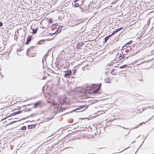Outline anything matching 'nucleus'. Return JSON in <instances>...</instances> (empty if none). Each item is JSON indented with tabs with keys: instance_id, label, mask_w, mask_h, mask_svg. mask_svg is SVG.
I'll return each instance as SVG.
<instances>
[{
	"instance_id": "obj_1",
	"label": "nucleus",
	"mask_w": 154,
	"mask_h": 154,
	"mask_svg": "<svg viewBox=\"0 0 154 154\" xmlns=\"http://www.w3.org/2000/svg\"><path fill=\"white\" fill-rule=\"evenodd\" d=\"M85 94H96V84H94L91 86H86V88H84L82 91Z\"/></svg>"
},
{
	"instance_id": "obj_2",
	"label": "nucleus",
	"mask_w": 154,
	"mask_h": 154,
	"mask_svg": "<svg viewBox=\"0 0 154 154\" xmlns=\"http://www.w3.org/2000/svg\"><path fill=\"white\" fill-rule=\"evenodd\" d=\"M58 103L53 102L52 103V105L54 106H57L58 108H62L61 105L65 104L66 103V102L65 100L63 99L62 98H59L58 99Z\"/></svg>"
},
{
	"instance_id": "obj_3",
	"label": "nucleus",
	"mask_w": 154,
	"mask_h": 154,
	"mask_svg": "<svg viewBox=\"0 0 154 154\" xmlns=\"http://www.w3.org/2000/svg\"><path fill=\"white\" fill-rule=\"evenodd\" d=\"M88 107L87 105H82L79 106V107L76 109L74 110L75 112H79L82 111L86 109Z\"/></svg>"
},
{
	"instance_id": "obj_4",
	"label": "nucleus",
	"mask_w": 154,
	"mask_h": 154,
	"mask_svg": "<svg viewBox=\"0 0 154 154\" xmlns=\"http://www.w3.org/2000/svg\"><path fill=\"white\" fill-rule=\"evenodd\" d=\"M34 46H32L30 47L29 48L27 49L26 54L28 56H33L32 55H31L34 54V53L33 52V49L34 48Z\"/></svg>"
},
{
	"instance_id": "obj_5",
	"label": "nucleus",
	"mask_w": 154,
	"mask_h": 154,
	"mask_svg": "<svg viewBox=\"0 0 154 154\" xmlns=\"http://www.w3.org/2000/svg\"><path fill=\"white\" fill-rule=\"evenodd\" d=\"M72 74V72L71 70H67L65 72V73L64 75V76L66 78H69Z\"/></svg>"
},
{
	"instance_id": "obj_6",
	"label": "nucleus",
	"mask_w": 154,
	"mask_h": 154,
	"mask_svg": "<svg viewBox=\"0 0 154 154\" xmlns=\"http://www.w3.org/2000/svg\"><path fill=\"white\" fill-rule=\"evenodd\" d=\"M143 111L144 109L143 108H141L139 107H138L137 108L135 109V112H136L137 114H138L140 113H141V112Z\"/></svg>"
},
{
	"instance_id": "obj_7",
	"label": "nucleus",
	"mask_w": 154,
	"mask_h": 154,
	"mask_svg": "<svg viewBox=\"0 0 154 154\" xmlns=\"http://www.w3.org/2000/svg\"><path fill=\"white\" fill-rule=\"evenodd\" d=\"M42 103V101H38L36 103H35L34 104V106L33 107V108H36L38 106H40L41 103Z\"/></svg>"
},
{
	"instance_id": "obj_8",
	"label": "nucleus",
	"mask_w": 154,
	"mask_h": 154,
	"mask_svg": "<svg viewBox=\"0 0 154 154\" xmlns=\"http://www.w3.org/2000/svg\"><path fill=\"white\" fill-rule=\"evenodd\" d=\"M79 8L81 10V12H82L84 13V12H87V11H88V10H85V9L84 7L82 6V4L81 5H80V6L79 7Z\"/></svg>"
},
{
	"instance_id": "obj_9",
	"label": "nucleus",
	"mask_w": 154,
	"mask_h": 154,
	"mask_svg": "<svg viewBox=\"0 0 154 154\" xmlns=\"http://www.w3.org/2000/svg\"><path fill=\"white\" fill-rule=\"evenodd\" d=\"M101 85V83L97 85V86L98 87V89H97V95L98 94H100L102 93V91H101V92H100V88Z\"/></svg>"
},
{
	"instance_id": "obj_10",
	"label": "nucleus",
	"mask_w": 154,
	"mask_h": 154,
	"mask_svg": "<svg viewBox=\"0 0 154 154\" xmlns=\"http://www.w3.org/2000/svg\"><path fill=\"white\" fill-rule=\"evenodd\" d=\"M62 26H60L59 27L56 31L53 33L52 34H54L56 33H60L62 29Z\"/></svg>"
},
{
	"instance_id": "obj_11",
	"label": "nucleus",
	"mask_w": 154,
	"mask_h": 154,
	"mask_svg": "<svg viewBox=\"0 0 154 154\" xmlns=\"http://www.w3.org/2000/svg\"><path fill=\"white\" fill-rule=\"evenodd\" d=\"M32 36H29L28 37L26 42H25V44L28 45L29 44V42L32 40Z\"/></svg>"
},
{
	"instance_id": "obj_12",
	"label": "nucleus",
	"mask_w": 154,
	"mask_h": 154,
	"mask_svg": "<svg viewBox=\"0 0 154 154\" xmlns=\"http://www.w3.org/2000/svg\"><path fill=\"white\" fill-rule=\"evenodd\" d=\"M84 45V43H83L79 42L78 43L77 45L76 48L77 49H80V48L82 46Z\"/></svg>"
},
{
	"instance_id": "obj_13",
	"label": "nucleus",
	"mask_w": 154,
	"mask_h": 154,
	"mask_svg": "<svg viewBox=\"0 0 154 154\" xmlns=\"http://www.w3.org/2000/svg\"><path fill=\"white\" fill-rule=\"evenodd\" d=\"M36 124H33V125H28V129H31L32 128H35L36 126Z\"/></svg>"
},
{
	"instance_id": "obj_14",
	"label": "nucleus",
	"mask_w": 154,
	"mask_h": 154,
	"mask_svg": "<svg viewBox=\"0 0 154 154\" xmlns=\"http://www.w3.org/2000/svg\"><path fill=\"white\" fill-rule=\"evenodd\" d=\"M125 57V54H124L122 53V54H120V56L119 57V58L120 60H122L124 59Z\"/></svg>"
},
{
	"instance_id": "obj_15",
	"label": "nucleus",
	"mask_w": 154,
	"mask_h": 154,
	"mask_svg": "<svg viewBox=\"0 0 154 154\" xmlns=\"http://www.w3.org/2000/svg\"><path fill=\"white\" fill-rule=\"evenodd\" d=\"M104 81L106 83H110L111 82V80L109 77L106 78L104 79Z\"/></svg>"
},
{
	"instance_id": "obj_16",
	"label": "nucleus",
	"mask_w": 154,
	"mask_h": 154,
	"mask_svg": "<svg viewBox=\"0 0 154 154\" xmlns=\"http://www.w3.org/2000/svg\"><path fill=\"white\" fill-rule=\"evenodd\" d=\"M132 43V41H130L129 42H128L127 43L122 47V49L125 48V46H126V45H131V44Z\"/></svg>"
},
{
	"instance_id": "obj_17",
	"label": "nucleus",
	"mask_w": 154,
	"mask_h": 154,
	"mask_svg": "<svg viewBox=\"0 0 154 154\" xmlns=\"http://www.w3.org/2000/svg\"><path fill=\"white\" fill-rule=\"evenodd\" d=\"M15 115V114H14V112H13V113H11V114H10L8 116H7L5 118H4L2 120H3L5 119L6 118L8 117L9 116H14Z\"/></svg>"
},
{
	"instance_id": "obj_18",
	"label": "nucleus",
	"mask_w": 154,
	"mask_h": 154,
	"mask_svg": "<svg viewBox=\"0 0 154 154\" xmlns=\"http://www.w3.org/2000/svg\"><path fill=\"white\" fill-rule=\"evenodd\" d=\"M15 115V114H14V112H13V113H11V114H10L8 116H7L5 118H4L2 120H3L5 119L6 118L8 117L9 116H14Z\"/></svg>"
},
{
	"instance_id": "obj_19",
	"label": "nucleus",
	"mask_w": 154,
	"mask_h": 154,
	"mask_svg": "<svg viewBox=\"0 0 154 154\" xmlns=\"http://www.w3.org/2000/svg\"><path fill=\"white\" fill-rule=\"evenodd\" d=\"M111 36V35H109L105 38V43H106L107 42V41L108 40V39Z\"/></svg>"
},
{
	"instance_id": "obj_20",
	"label": "nucleus",
	"mask_w": 154,
	"mask_h": 154,
	"mask_svg": "<svg viewBox=\"0 0 154 154\" xmlns=\"http://www.w3.org/2000/svg\"><path fill=\"white\" fill-rule=\"evenodd\" d=\"M37 31H38V28H35V29H33L32 33L33 34H35L37 32Z\"/></svg>"
},
{
	"instance_id": "obj_21",
	"label": "nucleus",
	"mask_w": 154,
	"mask_h": 154,
	"mask_svg": "<svg viewBox=\"0 0 154 154\" xmlns=\"http://www.w3.org/2000/svg\"><path fill=\"white\" fill-rule=\"evenodd\" d=\"M23 111H18L17 112H14L15 115L20 113L22 112Z\"/></svg>"
},
{
	"instance_id": "obj_22",
	"label": "nucleus",
	"mask_w": 154,
	"mask_h": 154,
	"mask_svg": "<svg viewBox=\"0 0 154 154\" xmlns=\"http://www.w3.org/2000/svg\"><path fill=\"white\" fill-rule=\"evenodd\" d=\"M127 67V65L126 64L122 66H120L119 67V68L122 69L126 68Z\"/></svg>"
},
{
	"instance_id": "obj_23",
	"label": "nucleus",
	"mask_w": 154,
	"mask_h": 154,
	"mask_svg": "<svg viewBox=\"0 0 154 154\" xmlns=\"http://www.w3.org/2000/svg\"><path fill=\"white\" fill-rule=\"evenodd\" d=\"M44 42V40H40L38 42L37 44H42V42Z\"/></svg>"
},
{
	"instance_id": "obj_24",
	"label": "nucleus",
	"mask_w": 154,
	"mask_h": 154,
	"mask_svg": "<svg viewBox=\"0 0 154 154\" xmlns=\"http://www.w3.org/2000/svg\"><path fill=\"white\" fill-rule=\"evenodd\" d=\"M79 5V3H76L74 5H73V6L75 7H78Z\"/></svg>"
},
{
	"instance_id": "obj_25",
	"label": "nucleus",
	"mask_w": 154,
	"mask_h": 154,
	"mask_svg": "<svg viewBox=\"0 0 154 154\" xmlns=\"http://www.w3.org/2000/svg\"><path fill=\"white\" fill-rule=\"evenodd\" d=\"M123 28V27H121V28H118V29H116V32H119V31H120L121 29H122V28Z\"/></svg>"
},
{
	"instance_id": "obj_26",
	"label": "nucleus",
	"mask_w": 154,
	"mask_h": 154,
	"mask_svg": "<svg viewBox=\"0 0 154 154\" xmlns=\"http://www.w3.org/2000/svg\"><path fill=\"white\" fill-rule=\"evenodd\" d=\"M47 57V55H46V54H45L44 57H43V59H42V62H43V60H44V59H45V60H46V59Z\"/></svg>"
},
{
	"instance_id": "obj_27",
	"label": "nucleus",
	"mask_w": 154,
	"mask_h": 154,
	"mask_svg": "<svg viewBox=\"0 0 154 154\" xmlns=\"http://www.w3.org/2000/svg\"><path fill=\"white\" fill-rule=\"evenodd\" d=\"M26 126H23L21 128V129L22 130H26Z\"/></svg>"
},
{
	"instance_id": "obj_28",
	"label": "nucleus",
	"mask_w": 154,
	"mask_h": 154,
	"mask_svg": "<svg viewBox=\"0 0 154 154\" xmlns=\"http://www.w3.org/2000/svg\"><path fill=\"white\" fill-rule=\"evenodd\" d=\"M91 5H92V7L94 8H96V5L95 4V3H92V4H91Z\"/></svg>"
},
{
	"instance_id": "obj_29",
	"label": "nucleus",
	"mask_w": 154,
	"mask_h": 154,
	"mask_svg": "<svg viewBox=\"0 0 154 154\" xmlns=\"http://www.w3.org/2000/svg\"><path fill=\"white\" fill-rule=\"evenodd\" d=\"M53 22V20L52 19H50L48 20V22H49L50 23H51Z\"/></svg>"
},
{
	"instance_id": "obj_30",
	"label": "nucleus",
	"mask_w": 154,
	"mask_h": 154,
	"mask_svg": "<svg viewBox=\"0 0 154 154\" xmlns=\"http://www.w3.org/2000/svg\"><path fill=\"white\" fill-rule=\"evenodd\" d=\"M116 33H117V32H116V30H115V31H113V32H112V34L110 35H111V36H112V35H114Z\"/></svg>"
},
{
	"instance_id": "obj_31",
	"label": "nucleus",
	"mask_w": 154,
	"mask_h": 154,
	"mask_svg": "<svg viewBox=\"0 0 154 154\" xmlns=\"http://www.w3.org/2000/svg\"><path fill=\"white\" fill-rule=\"evenodd\" d=\"M63 17L62 16H60L58 17V19L59 20H62V19L63 18Z\"/></svg>"
},
{
	"instance_id": "obj_32",
	"label": "nucleus",
	"mask_w": 154,
	"mask_h": 154,
	"mask_svg": "<svg viewBox=\"0 0 154 154\" xmlns=\"http://www.w3.org/2000/svg\"><path fill=\"white\" fill-rule=\"evenodd\" d=\"M116 72V70L115 69H114L111 71V73L112 74H113L114 73H115Z\"/></svg>"
},
{
	"instance_id": "obj_33",
	"label": "nucleus",
	"mask_w": 154,
	"mask_h": 154,
	"mask_svg": "<svg viewBox=\"0 0 154 154\" xmlns=\"http://www.w3.org/2000/svg\"><path fill=\"white\" fill-rule=\"evenodd\" d=\"M146 123V122H143L142 123H140L139 124V125L141 126L143 124H145Z\"/></svg>"
},
{
	"instance_id": "obj_34",
	"label": "nucleus",
	"mask_w": 154,
	"mask_h": 154,
	"mask_svg": "<svg viewBox=\"0 0 154 154\" xmlns=\"http://www.w3.org/2000/svg\"><path fill=\"white\" fill-rule=\"evenodd\" d=\"M13 124V122H10V123H9V124H7V125H6V126H7L8 125H11V124Z\"/></svg>"
},
{
	"instance_id": "obj_35",
	"label": "nucleus",
	"mask_w": 154,
	"mask_h": 154,
	"mask_svg": "<svg viewBox=\"0 0 154 154\" xmlns=\"http://www.w3.org/2000/svg\"><path fill=\"white\" fill-rule=\"evenodd\" d=\"M20 120H21V119L20 120H17V121H12L13 122V124L14 123H15L16 122H18V121H20Z\"/></svg>"
},
{
	"instance_id": "obj_36",
	"label": "nucleus",
	"mask_w": 154,
	"mask_h": 154,
	"mask_svg": "<svg viewBox=\"0 0 154 154\" xmlns=\"http://www.w3.org/2000/svg\"><path fill=\"white\" fill-rule=\"evenodd\" d=\"M3 23L1 22L0 21V27L2 26Z\"/></svg>"
},
{
	"instance_id": "obj_37",
	"label": "nucleus",
	"mask_w": 154,
	"mask_h": 154,
	"mask_svg": "<svg viewBox=\"0 0 154 154\" xmlns=\"http://www.w3.org/2000/svg\"><path fill=\"white\" fill-rule=\"evenodd\" d=\"M32 109L31 108H29L27 111H25V112L30 111Z\"/></svg>"
},
{
	"instance_id": "obj_38",
	"label": "nucleus",
	"mask_w": 154,
	"mask_h": 154,
	"mask_svg": "<svg viewBox=\"0 0 154 154\" xmlns=\"http://www.w3.org/2000/svg\"><path fill=\"white\" fill-rule=\"evenodd\" d=\"M129 49H127L125 51L126 52H127V53H128V52L129 51Z\"/></svg>"
},
{
	"instance_id": "obj_39",
	"label": "nucleus",
	"mask_w": 154,
	"mask_h": 154,
	"mask_svg": "<svg viewBox=\"0 0 154 154\" xmlns=\"http://www.w3.org/2000/svg\"><path fill=\"white\" fill-rule=\"evenodd\" d=\"M76 72V69H75L74 70V71H73V73L74 74H75V73Z\"/></svg>"
},
{
	"instance_id": "obj_40",
	"label": "nucleus",
	"mask_w": 154,
	"mask_h": 154,
	"mask_svg": "<svg viewBox=\"0 0 154 154\" xmlns=\"http://www.w3.org/2000/svg\"><path fill=\"white\" fill-rule=\"evenodd\" d=\"M32 116V115H31L30 116H27V117H26V118H28L29 117L31 116ZM25 119H26V118H25Z\"/></svg>"
},
{
	"instance_id": "obj_41",
	"label": "nucleus",
	"mask_w": 154,
	"mask_h": 154,
	"mask_svg": "<svg viewBox=\"0 0 154 154\" xmlns=\"http://www.w3.org/2000/svg\"><path fill=\"white\" fill-rule=\"evenodd\" d=\"M46 54V55H47V56H48V51L47 52V53Z\"/></svg>"
},
{
	"instance_id": "obj_42",
	"label": "nucleus",
	"mask_w": 154,
	"mask_h": 154,
	"mask_svg": "<svg viewBox=\"0 0 154 154\" xmlns=\"http://www.w3.org/2000/svg\"><path fill=\"white\" fill-rule=\"evenodd\" d=\"M57 25H58V24L57 23H56L54 24L53 25L57 26Z\"/></svg>"
},
{
	"instance_id": "obj_43",
	"label": "nucleus",
	"mask_w": 154,
	"mask_h": 154,
	"mask_svg": "<svg viewBox=\"0 0 154 154\" xmlns=\"http://www.w3.org/2000/svg\"><path fill=\"white\" fill-rule=\"evenodd\" d=\"M128 46H127V45H126V46H125V48H124L125 49Z\"/></svg>"
},
{
	"instance_id": "obj_44",
	"label": "nucleus",
	"mask_w": 154,
	"mask_h": 154,
	"mask_svg": "<svg viewBox=\"0 0 154 154\" xmlns=\"http://www.w3.org/2000/svg\"><path fill=\"white\" fill-rule=\"evenodd\" d=\"M48 102L49 103H50L51 102L49 101L48 100Z\"/></svg>"
},
{
	"instance_id": "obj_45",
	"label": "nucleus",
	"mask_w": 154,
	"mask_h": 154,
	"mask_svg": "<svg viewBox=\"0 0 154 154\" xmlns=\"http://www.w3.org/2000/svg\"><path fill=\"white\" fill-rule=\"evenodd\" d=\"M60 80V79H59L58 80V82H59V81Z\"/></svg>"
},
{
	"instance_id": "obj_46",
	"label": "nucleus",
	"mask_w": 154,
	"mask_h": 154,
	"mask_svg": "<svg viewBox=\"0 0 154 154\" xmlns=\"http://www.w3.org/2000/svg\"><path fill=\"white\" fill-rule=\"evenodd\" d=\"M17 38V37L16 38H14L15 39H16Z\"/></svg>"
}]
</instances>
